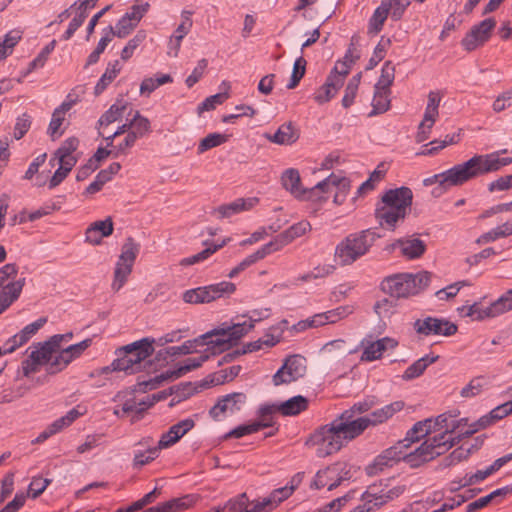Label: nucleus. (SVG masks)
Wrapping results in <instances>:
<instances>
[{"mask_svg":"<svg viewBox=\"0 0 512 512\" xmlns=\"http://www.w3.org/2000/svg\"><path fill=\"white\" fill-rule=\"evenodd\" d=\"M160 448L158 446L149 447L145 452L143 451H135L133 458V467L140 468L154 459H156L159 455Z\"/></svg>","mask_w":512,"mask_h":512,"instance_id":"obj_55","label":"nucleus"},{"mask_svg":"<svg viewBox=\"0 0 512 512\" xmlns=\"http://www.w3.org/2000/svg\"><path fill=\"white\" fill-rule=\"evenodd\" d=\"M398 342L390 337L381 338L375 342H371L363 351L362 359L366 361H374L379 359L383 352L387 349H394Z\"/></svg>","mask_w":512,"mask_h":512,"instance_id":"obj_26","label":"nucleus"},{"mask_svg":"<svg viewBox=\"0 0 512 512\" xmlns=\"http://www.w3.org/2000/svg\"><path fill=\"white\" fill-rule=\"evenodd\" d=\"M399 248L402 256L413 260L420 258L426 251V244L415 235L399 238L391 244V249Z\"/></svg>","mask_w":512,"mask_h":512,"instance_id":"obj_18","label":"nucleus"},{"mask_svg":"<svg viewBox=\"0 0 512 512\" xmlns=\"http://www.w3.org/2000/svg\"><path fill=\"white\" fill-rule=\"evenodd\" d=\"M511 163V157H500L498 153L475 155L464 163L454 165L446 171L426 178L423 183L425 186L438 183L439 187L433 190V194L440 195L449 187L461 186L471 179L498 171Z\"/></svg>","mask_w":512,"mask_h":512,"instance_id":"obj_1","label":"nucleus"},{"mask_svg":"<svg viewBox=\"0 0 512 512\" xmlns=\"http://www.w3.org/2000/svg\"><path fill=\"white\" fill-rule=\"evenodd\" d=\"M405 407V403L402 400L392 402L388 405L383 406L380 409L374 410L368 419L371 422V426L382 424L392 418L396 413L400 412Z\"/></svg>","mask_w":512,"mask_h":512,"instance_id":"obj_29","label":"nucleus"},{"mask_svg":"<svg viewBox=\"0 0 512 512\" xmlns=\"http://www.w3.org/2000/svg\"><path fill=\"white\" fill-rule=\"evenodd\" d=\"M388 45H390V39L384 40V38L382 37L379 43L374 48L373 55L366 65L365 69L367 71L374 69L378 65V63L385 57L386 47Z\"/></svg>","mask_w":512,"mask_h":512,"instance_id":"obj_62","label":"nucleus"},{"mask_svg":"<svg viewBox=\"0 0 512 512\" xmlns=\"http://www.w3.org/2000/svg\"><path fill=\"white\" fill-rule=\"evenodd\" d=\"M512 460V453L506 454L498 459H496L489 467L485 470H477L474 474L466 475L464 478V482L460 485L461 487L471 486L477 484L487 477L497 472L500 468H502L505 464Z\"/></svg>","mask_w":512,"mask_h":512,"instance_id":"obj_24","label":"nucleus"},{"mask_svg":"<svg viewBox=\"0 0 512 512\" xmlns=\"http://www.w3.org/2000/svg\"><path fill=\"white\" fill-rule=\"evenodd\" d=\"M228 241H229V238L228 239H224L219 244H214V243H210L208 241H205L204 245L206 246V248L204 250H202L201 252H199V253H197V254H195L193 256H190V257H187V258H183L180 261V264L182 266H189V265H193L195 263H199L201 261H204L208 257H210L213 253H215L216 251H218L219 249L224 247L227 244Z\"/></svg>","mask_w":512,"mask_h":512,"instance_id":"obj_37","label":"nucleus"},{"mask_svg":"<svg viewBox=\"0 0 512 512\" xmlns=\"http://www.w3.org/2000/svg\"><path fill=\"white\" fill-rule=\"evenodd\" d=\"M25 285V278L10 282L0 294V314L7 310L20 296Z\"/></svg>","mask_w":512,"mask_h":512,"instance_id":"obj_28","label":"nucleus"},{"mask_svg":"<svg viewBox=\"0 0 512 512\" xmlns=\"http://www.w3.org/2000/svg\"><path fill=\"white\" fill-rule=\"evenodd\" d=\"M430 422L431 419L418 421L407 431L405 438L402 440L408 444V447H410L412 443L418 442L429 435V429H426V424Z\"/></svg>","mask_w":512,"mask_h":512,"instance_id":"obj_48","label":"nucleus"},{"mask_svg":"<svg viewBox=\"0 0 512 512\" xmlns=\"http://www.w3.org/2000/svg\"><path fill=\"white\" fill-rule=\"evenodd\" d=\"M306 373V358L299 355L288 356L283 365L273 375V384H289L302 378Z\"/></svg>","mask_w":512,"mask_h":512,"instance_id":"obj_10","label":"nucleus"},{"mask_svg":"<svg viewBox=\"0 0 512 512\" xmlns=\"http://www.w3.org/2000/svg\"><path fill=\"white\" fill-rule=\"evenodd\" d=\"M495 27L496 20L493 17L486 18L472 26L470 31L461 40L462 47L466 51L471 52L483 46L491 38Z\"/></svg>","mask_w":512,"mask_h":512,"instance_id":"obj_12","label":"nucleus"},{"mask_svg":"<svg viewBox=\"0 0 512 512\" xmlns=\"http://www.w3.org/2000/svg\"><path fill=\"white\" fill-rule=\"evenodd\" d=\"M512 493V485H507L501 488H498L488 495L481 497L466 506V512H476L484 507H486L489 503H491L494 499L498 497H505L508 494Z\"/></svg>","mask_w":512,"mask_h":512,"instance_id":"obj_34","label":"nucleus"},{"mask_svg":"<svg viewBox=\"0 0 512 512\" xmlns=\"http://www.w3.org/2000/svg\"><path fill=\"white\" fill-rule=\"evenodd\" d=\"M455 446V442L446 440V434H437L427 438L418 448L410 453L405 452L404 462L411 468L434 460Z\"/></svg>","mask_w":512,"mask_h":512,"instance_id":"obj_5","label":"nucleus"},{"mask_svg":"<svg viewBox=\"0 0 512 512\" xmlns=\"http://www.w3.org/2000/svg\"><path fill=\"white\" fill-rule=\"evenodd\" d=\"M236 286L232 282L222 281L216 284L188 289L182 294V300L188 304H203L215 301L224 295L234 293Z\"/></svg>","mask_w":512,"mask_h":512,"instance_id":"obj_7","label":"nucleus"},{"mask_svg":"<svg viewBox=\"0 0 512 512\" xmlns=\"http://www.w3.org/2000/svg\"><path fill=\"white\" fill-rule=\"evenodd\" d=\"M228 332V336L232 342V344H236L238 340H240L244 335H246L251 329L254 328L253 323H247L246 321L242 323H235L231 326L224 327Z\"/></svg>","mask_w":512,"mask_h":512,"instance_id":"obj_56","label":"nucleus"},{"mask_svg":"<svg viewBox=\"0 0 512 512\" xmlns=\"http://www.w3.org/2000/svg\"><path fill=\"white\" fill-rule=\"evenodd\" d=\"M228 135L221 133H210L204 137L198 144L197 152L202 154L212 148L218 147L227 142Z\"/></svg>","mask_w":512,"mask_h":512,"instance_id":"obj_51","label":"nucleus"},{"mask_svg":"<svg viewBox=\"0 0 512 512\" xmlns=\"http://www.w3.org/2000/svg\"><path fill=\"white\" fill-rule=\"evenodd\" d=\"M379 238L381 235L371 228L351 233L337 244L335 258L342 266L351 265L367 254Z\"/></svg>","mask_w":512,"mask_h":512,"instance_id":"obj_4","label":"nucleus"},{"mask_svg":"<svg viewBox=\"0 0 512 512\" xmlns=\"http://www.w3.org/2000/svg\"><path fill=\"white\" fill-rule=\"evenodd\" d=\"M415 332L424 337L445 336L450 337L457 333L458 327L446 318L425 316L413 323Z\"/></svg>","mask_w":512,"mask_h":512,"instance_id":"obj_9","label":"nucleus"},{"mask_svg":"<svg viewBox=\"0 0 512 512\" xmlns=\"http://www.w3.org/2000/svg\"><path fill=\"white\" fill-rule=\"evenodd\" d=\"M49 356V351L41 343H38V347L22 361L23 376L29 378L32 373L38 372L39 367L49 360Z\"/></svg>","mask_w":512,"mask_h":512,"instance_id":"obj_23","label":"nucleus"},{"mask_svg":"<svg viewBox=\"0 0 512 512\" xmlns=\"http://www.w3.org/2000/svg\"><path fill=\"white\" fill-rule=\"evenodd\" d=\"M114 231L111 217L91 223L85 231V241L92 245H99L102 238L109 237Z\"/></svg>","mask_w":512,"mask_h":512,"instance_id":"obj_20","label":"nucleus"},{"mask_svg":"<svg viewBox=\"0 0 512 512\" xmlns=\"http://www.w3.org/2000/svg\"><path fill=\"white\" fill-rule=\"evenodd\" d=\"M55 46H56V40H52L50 43H48L41 51L40 53L37 55L36 58H34L30 63H29V66H28V69L26 71V73L24 75H27L29 73H31L32 71H34L35 69L37 68H42L49 55L53 52V50L55 49Z\"/></svg>","mask_w":512,"mask_h":512,"instance_id":"obj_54","label":"nucleus"},{"mask_svg":"<svg viewBox=\"0 0 512 512\" xmlns=\"http://www.w3.org/2000/svg\"><path fill=\"white\" fill-rule=\"evenodd\" d=\"M455 416V413L440 414L434 419V425H436L438 429L444 428L445 431L441 432L440 434H446V440L453 441L455 442V445H457L463 438L470 437L472 434L476 433L477 428L467 429L465 431L461 430L460 427L467 424V419L462 418L460 420H453L448 422L449 418Z\"/></svg>","mask_w":512,"mask_h":512,"instance_id":"obj_13","label":"nucleus"},{"mask_svg":"<svg viewBox=\"0 0 512 512\" xmlns=\"http://www.w3.org/2000/svg\"><path fill=\"white\" fill-rule=\"evenodd\" d=\"M132 269L133 265L117 261L114 270V279L111 284L113 291L118 292L125 285Z\"/></svg>","mask_w":512,"mask_h":512,"instance_id":"obj_46","label":"nucleus"},{"mask_svg":"<svg viewBox=\"0 0 512 512\" xmlns=\"http://www.w3.org/2000/svg\"><path fill=\"white\" fill-rule=\"evenodd\" d=\"M257 202V198H240L229 204L219 206L215 211L219 214L220 218H228L241 211L251 209Z\"/></svg>","mask_w":512,"mask_h":512,"instance_id":"obj_32","label":"nucleus"},{"mask_svg":"<svg viewBox=\"0 0 512 512\" xmlns=\"http://www.w3.org/2000/svg\"><path fill=\"white\" fill-rule=\"evenodd\" d=\"M128 103L123 100H117L110 108L105 111L104 114L99 118L98 124L100 126H108L111 123L119 120L124 115Z\"/></svg>","mask_w":512,"mask_h":512,"instance_id":"obj_39","label":"nucleus"},{"mask_svg":"<svg viewBox=\"0 0 512 512\" xmlns=\"http://www.w3.org/2000/svg\"><path fill=\"white\" fill-rule=\"evenodd\" d=\"M146 39V32L139 30L132 39L128 41L126 46L121 51V59L127 61L130 59L135 49Z\"/></svg>","mask_w":512,"mask_h":512,"instance_id":"obj_61","label":"nucleus"},{"mask_svg":"<svg viewBox=\"0 0 512 512\" xmlns=\"http://www.w3.org/2000/svg\"><path fill=\"white\" fill-rule=\"evenodd\" d=\"M409 448L403 440L398 441L397 444L384 450L380 455L375 458L374 467L380 471L385 466H393L394 463L403 460L405 456V450Z\"/></svg>","mask_w":512,"mask_h":512,"instance_id":"obj_21","label":"nucleus"},{"mask_svg":"<svg viewBox=\"0 0 512 512\" xmlns=\"http://www.w3.org/2000/svg\"><path fill=\"white\" fill-rule=\"evenodd\" d=\"M210 358V354L204 352L202 355L198 357L193 358H187L185 360L184 365L179 366L177 369L174 370H167L166 372L156 376L154 379L149 380L147 382H143L142 384L147 386H150V389H155L158 384L165 380L170 379H178L185 375L187 372H190L194 369H197L202 366L204 362H206Z\"/></svg>","mask_w":512,"mask_h":512,"instance_id":"obj_16","label":"nucleus"},{"mask_svg":"<svg viewBox=\"0 0 512 512\" xmlns=\"http://www.w3.org/2000/svg\"><path fill=\"white\" fill-rule=\"evenodd\" d=\"M390 90L386 89H377L374 88V97L372 100V110L369 112L368 116L372 117L378 114H382L389 110L390 108V99H389Z\"/></svg>","mask_w":512,"mask_h":512,"instance_id":"obj_40","label":"nucleus"},{"mask_svg":"<svg viewBox=\"0 0 512 512\" xmlns=\"http://www.w3.org/2000/svg\"><path fill=\"white\" fill-rule=\"evenodd\" d=\"M405 490L404 486H396L388 490L380 489V486L377 485V490H375L376 495L373 496L375 502L374 506L377 508L382 507L387 502L399 497Z\"/></svg>","mask_w":512,"mask_h":512,"instance_id":"obj_49","label":"nucleus"},{"mask_svg":"<svg viewBox=\"0 0 512 512\" xmlns=\"http://www.w3.org/2000/svg\"><path fill=\"white\" fill-rule=\"evenodd\" d=\"M155 338L144 337L130 344L119 347L115 351L116 366L122 368L127 375H132L152 366L148 360L155 351Z\"/></svg>","mask_w":512,"mask_h":512,"instance_id":"obj_3","label":"nucleus"},{"mask_svg":"<svg viewBox=\"0 0 512 512\" xmlns=\"http://www.w3.org/2000/svg\"><path fill=\"white\" fill-rule=\"evenodd\" d=\"M311 229V225L308 221H300L293 224L288 229L279 234L280 240L283 241L284 245H288L294 239L304 235L308 230Z\"/></svg>","mask_w":512,"mask_h":512,"instance_id":"obj_47","label":"nucleus"},{"mask_svg":"<svg viewBox=\"0 0 512 512\" xmlns=\"http://www.w3.org/2000/svg\"><path fill=\"white\" fill-rule=\"evenodd\" d=\"M242 367L240 365H234L227 369H222L218 372L209 374L207 377L201 380V387H213L224 384L225 382L232 381L236 378Z\"/></svg>","mask_w":512,"mask_h":512,"instance_id":"obj_27","label":"nucleus"},{"mask_svg":"<svg viewBox=\"0 0 512 512\" xmlns=\"http://www.w3.org/2000/svg\"><path fill=\"white\" fill-rule=\"evenodd\" d=\"M510 310H512V297L508 295V291H506L497 300L487 306L486 315L495 318Z\"/></svg>","mask_w":512,"mask_h":512,"instance_id":"obj_43","label":"nucleus"},{"mask_svg":"<svg viewBox=\"0 0 512 512\" xmlns=\"http://www.w3.org/2000/svg\"><path fill=\"white\" fill-rule=\"evenodd\" d=\"M375 490H377V485H370L361 496L363 503L356 506L351 512H371L375 509H378L377 506H374L375 500L373 496L376 495Z\"/></svg>","mask_w":512,"mask_h":512,"instance_id":"obj_53","label":"nucleus"},{"mask_svg":"<svg viewBox=\"0 0 512 512\" xmlns=\"http://www.w3.org/2000/svg\"><path fill=\"white\" fill-rule=\"evenodd\" d=\"M299 484L300 480H298L295 485H286L284 487L274 489L269 495L274 506L277 507L284 500L288 499L296 490Z\"/></svg>","mask_w":512,"mask_h":512,"instance_id":"obj_64","label":"nucleus"},{"mask_svg":"<svg viewBox=\"0 0 512 512\" xmlns=\"http://www.w3.org/2000/svg\"><path fill=\"white\" fill-rule=\"evenodd\" d=\"M391 11V3L388 0H382L381 4L374 10L368 23V33L378 34L381 32L383 25Z\"/></svg>","mask_w":512,"mask_h":512,"instance_id":"obj_31","label":"nucleus"},{"mask_svg":"<svg viewBox=\"0 0 512 512\" xmlns=\"http://www.w3.org/2000/svg\"><path fill=\"white\" fill-rule=\"evenodd\" d=\"M227 332L224 327L213 329L199 336L200 345L208 346L205 352L209 353L210 356L222 353L233 346Z\"/></svg>","mask_w":512,"mask_h":512,"instance_id":"obj_17","label":"nucleus"},{"mask_svg":"<svg viewBox=\"0 0 512 512\" xmlns=\"http://www.w3.org/2000/svg\"><path fill=\"white\" fill-rule=\"evenodd\" d=\"M247 401L243 392H233L218 398L216 404L209 410V415L216 421L222 419V415L235 414L240 411Z\"/></svg>","mask_w":512,"mask_h":512,"instance_id":"obj_15","label":"nucleus"},{"mask_svg":"<svg viewBox=\"0 0 512 512\" xmlns=\"http://www.w3.org/2000/svg\"><path fill=\"white\" fill-rule=\"evenodd\" d=\"M342 465L332 464L325 469L319 470L316 475L311 487L321 489L328 486V490L332 491L340 485V479L338 478L339 472H341Z\"/></svg>","mask_w":512,"mask_h":512,"instance_id":"obj_22","label":"nucleus"},{"mask_svg":"<svg viewBox=\"0 0 512 512\" xmlns=\"http://www.w3.org/2000/svg\"><path fill=\"white\" fill-rule=\"evenodd\" d=\"M361 78L362 73L359 72L349 80L345 88L344 96L342 98V106L344 108H349L354 103V99L356 97Z\"/></svg>","mask_w":512,"mask_h":512,"instance_id":"obj_52","label":"nucleus"},{"mask_svg":"<svg viewBox=\"0 0 512 512\" xmlns=\"http://www.w3.org/2000/svg\"><path fill=\"white\" fill-rule=\"evenodd\" d=\"M343 86L341 75H328L325 83L319 88L314 99L319 104L326 103L331 100L337 91Z\"/></svg>","mask_w":512,"mask_h":512,"instance_id":"obj_25","label":"nucleus"},{"mask_svg":"<svg viewBox=\"0 0 512 512\" xmlns=\"http://www.w3.org/2000/svg\"><path fill=\"white\" fill-rule=\"evenodd\" d=\"M395 68L390 61H386L381 69V76L374 88L390 90L394 81Z\"/></svg>","mask_w":512,"mask_h":512,"instance_id":"obj_58","label":"nucleus"},{"mask_svg":"<svg viewBox=\"0 0 512 512\" xmlns=\"http://www.w3.org/2000/svg\"><path fill=\"white\" fill-rule=\"evenodd\" d=\"M330 186L337 187L338 193L345 198L346 193L350 189V181L346 177H339L332 173L327 178L316 184V188H318V195L327 193Z\"/></svg>","mask_w":512,"mask_h":512,"instance_id":"obj_33","label":"nucleus"},{"mask_svg":"<svg viewBox=\"0 0 512 512\" xmlns=\"http://www.w3.org/2000/svg\"><path fill=\"white\" fill-rule=\"evenodd\" d=\"M57 355L50 354L49 360L44 363L48 375H54L64 370L70 363L66 358L62 349L58 351Z\"/></svg>","mask_w":512,"mask_h":512,"instance_id":"obj_50","label":"nucleus"},{"mask_svg":"<svg viewBox=\"0 0 512 512\" xmlns=\"http://www.w3.org/2000/svg\"><path fill=\"white\" fill-rule=\"evenodd\" d=\"M140 244L137 243L132 237H128L122 245L121 254L118 261L134 265L135 260L140 252Z\"/></svg>","mask_w":512,"mask_h":512,"instance_id":"obj_45","label":"nucleus"},{"mask_svg":"<svg viewBox=\"0 0 512 512\" xmlns=\"http://www.w3.org/2000/svg\"><path fill=\"white\" fill-rule=\"evenodd\" d=\"M279 343V335H275L273 333H266L262 338H259L256 341L248 342L242 346L240 349V353L242 355L247 353H252L266 348H271Z\"/></svg>","mask_w":512,"mask_h":512,"instance_id":"obj_38","label":"nucleus"},{"mask_svg":"<svg viewBox=\"0 0 512 512\" xmlns=\"http://www.w3.org/2000/svg\"><path fill=\"white\" fill-rule=\"evenodd\" d=\"M334 421L336 422L339 431L342 434V438L346 443L361 435L369 426H371L368 416L356 418V416L351 415V413L344 411L334 419Z\"/></svg>","mask_w":512,"mask_h":512,"instance_id":"obj_14","label":"nucleus"},{"mask_svg":"<svg viewBox=\"0 0 512 512\" xmlns=\"http://www.w3.org/2000/svg\"><path fill=\"white\" fill-rule=\"evenodd\" d=\"M281 184L295 199L300 201H322L324 197L318 195L316 185L305 188L302 185L300 173L295 168H288L281 175Z\"/></svg>","mask_w":512,"mask_h":512,"instance_id":"obj_8","label":"nucleus"},{"mask_svg":"<svg viewBox=\"0 0 512 512\" xmlns=\"http://www.w3.org/2000/svg\"><path fill=\"white\" fill-rule=\"evenodd\" d=\"M136 26L137 25H135V22L129 21V17H125L123 15L116 23L115 29L112 26H109L108 29L112 36L125 38L133 31Z\"/></svg>","mask_w":512,"mask_h":512,"instance_id":"obj_57","label":"nucleus"},{"mask_svg":"<svg viewBox=\"0 0 512 512\" xmlns=\"http://www.w3.org/2000/svg\"><path fill=\"white\" fill-rule=\"evenodd\" d=\"M308 407V400L301 395L294 396L278 405V412L284 416L298 415Z\"/></svg>","mask_w":512,"mask_h":512,"instance_id":"obj_35","label":"nucleus"},{"mask_svg":"<svg viewBox=\"0 0 512 512\" xmlns=\"http://www.w3.org/2000/svg\"><path fill=\"white\" fill-rule=\"evenodd\" d=\"M459 313L462 316L471 317L474 320L482 321L486 318H491L489 315H486L487 307H481L479 303H473L472 305H464L458 308Z\"/></svg>","mask_w":512,"mask_h":512,"instance_id":"obj_59","label":"nucleus"},{"mask_svg":"<svg viewBox=\"0 0 512 512\" xmlns=\"http://www.w3.org/2000/svg\"><path fill=\"white\" fill-rule=\"evenodd\" d=\"M194 426L195 422L193 419L187 418L179 421L171 426L169 430L161 436L157 446L161 450L174 445Z\"/></svg>","mask_w":512,"mask_h":512,"instance_id":"obj_19","label":"nucleus"},{"mask_svg":"<svg viewBox=\"0 0 512 512\" xmlns=\"http://www.w3.org/2000/svg\"><path fill=\"white\" fill-rule=\"evenodd\" d=\"M173 81L169 74H156L155 77L144 78L140 85V94L149 96L159 86Z\"/></svg>","mask_w":512,"mask_h":512,"instance_id":"obj_42","label":"nucleus"},{"mask_svg":"<svg viewBox=\"0 0 512 512\" xmlns=\"http://www.w3.org/2000/svg\"><path fill=\"white\" fill-rule=\"evenodd\" d=\"M380 287L384 293L396 299L415 295V283L411 273L387 276L382 280Z\"/></svg>","mask_w":512,"mask_h":512,"instance_id":"obj_11","label":"nucleus"},{"mask_svg":"<svg viewBox=\"0 0 512 512\" xmlns=\"http://www.w3.org/2000/svg\"><path fill=\"white\" fill-rule=\"evenodd\" d=\"M201 380L195 383L192 382H184L178 385H175L170 388V393L175 394L178 398L177 401H183L193 396L194 394L202 391L203 389H207L208 387H201Z\"/></svg>","mask_w":512,"mask_h":512,"instance_id":"obj_41","label":"nucleus"},{"mask_svg":"<svg viewBox=\"0 0 512 512\" xmlns=\"http://www.w3.org/2000/svg\"><path fill=\"white\" fill-rule=\"evenodd\" d=\"M227 512H249L250 501L246 493H242L226 503Z\"/></svg>","mask_w":512,"mask_h":512,"instance_id":"obj_63","label":"nucleus"},{"mask_svg":"<svg viewBox=\"0 0 512 512\" xmlns=\"http://www.w3.org/2000/svg\"><path fill=\"white\" fill-rule=\"evenodd\" d=\"M266 138L278 145H291L298 140L299 133L289 122L282 124L273 135L267 134Z\"/></svg>","mask_w":512,"mask_h":512,"instance_id":"obj_30","label":"nucleus"},{"mask_svg":"<svg viewBox=\"0 0 512 512\" xmlns=\"http://www.w3.org/2000/svg\"><path fill=\"white\" fill-rule=\"evenodd\" d=\"M413 200V192L409 187L389 189L382 196V203L375 209V217L380 226L394 231L399 223L404 222Z\"/></svg>","mask_w":512,"mask_h":512,"instance_id":"obj_2","label":"nucleus"},{"mask_svg":"<svg viewBox=\"0 0 512 512\" xmlns=\"http://www.w3.org/2000/svg\"><path fill=\"white\" fill-rule=\"evenodd\" d=\"M73 338L72 332H67L65 334H55L51 336L48 340L41 342V344L49 351L50 354L57 353L61 350V343L68 342Z\"/></svg>","mask_w":512,"mask_h":512,"instance_id":"obj_60","label":"nucleus"},{"mask_svg":"<svg viewBox=\"0 0 512 512\" xmlns=\"http://www.w3.org/2000/svg\"><path fill=\"white\" fill-rule=\"evenodd\" d=\"M121 71L119 60L109 62L104 74L100 77L94 87V94L100 95L108 87V85L117 77Z\"/></svg>","mask_w":512,"mask_h":512,"instance_id":"obj_36","label":"nucleus"},{"mask_svg":"<svg viewBox=\"0 0 512 512\" xmlns=\"http://www.w3.org/2000/svg\"><path fill=\"white\" fill-rule=\"evenodd\" d=\"M131 123V134H134L137 139L143 138L151 132V124L148 118L142 116L139 111H135Z\"/></svg>","mask_w":512,"mask_h":512,"instance_id":"obj_44","label":"nucleus"},{"mask_svg":"<svg viewBox=\"0 0 512 512\" xmlns=\"http://www.w3.org/2000/svg\"><path fill=\"white\" fill-rule=\"evenodd\" d=\"M306 444L317 446L316 454L318 457H326L338 452L347 443L342 438V434L333 420L331 423L315 430L306 441Z\"/></svg>","mask_w":512,"mask_h":512,"instance_id":"obj_6","label":"nucleus"}]
</instances>
